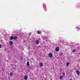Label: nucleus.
<instances>
[{
  "label": "nucleus",
  "mask_w": 80,
  "mask_h": 80,
  "mask_svg": "<svg viewBox=\"0 0 80 80\" xmlns=\"http://www.w3.org/2000/svg\"><path fill=\"white\" fill-rule=\"evenodd\" d=\"M14 40H17V37L15 36L14 37H13V39Z\"/></svg>",
  "instance_id": "9b49d317"
},
{
  "label": "nucleus",
  "mask_w": 80,
  "mask_h": 80,
  "mask_svg": "<svg viewBox=\"0 0 80 80\" xmlns=\"http://www.w3.org/2000/svg\"><path fill=\"white\" fill-rule=\"evenodd\" d=\"M68 65H69V63L68 62L67 63V66H68Z\"/></svg>",
  "instance_id": "4468645a"
},
{
  "label": "nucleus",
  "mask_w": 80,
  "mask_h": 80,
  "mask_svg": "<svg viewBox=\"0 0 80 80\" xmlns=\"http://www.w3.org/2000/svg\"><path fill=\"white\" fill-rule=\"evenodd\" d=\"M62 78H63V76H61L60 78V80H62Z\"/></svg>",
  "instance_id": "ddd939ff"
},
{
  "label": "nucleus",
  "mask_w": 80,
  "mask_h": 80,
  "mask_svg": "<svg viewBox=\"0 0 80 80\" xmlns=\"http://www.w3.org/2000/svg\"><path fill=\"white\" fill-rule=\"evenodd\" d=\"M62 75H65V72H63L62 74Z\"/></svg>",
  "instance_id": "2eb2a0df"
},
{
  "label": "nucleus",
  "mask_w": 80,
  "mask_h": 80,
  "mask_svg": "<svg viewBox=\"0 0 80 80\" xmlns=\"http://www.w3.org/2000/svg\"><path fill=\"white\" fill-rule=\"evenodd\" d=\"M9 43L11 45H12L13 44V42L12 41H11L9 42Z\"/></svg>",
  "instance_id": "39448f33"
},
{
  "label": "nucleus",
  "mask_w": 80,
  "mask_h": 80,
  "mask_svg": "<svg viewBox=\"0 0 80 80\" xmlns=\"http://www.w3.org/2000/svg\"><path fill=\"white\" fill-rule=\"evenodd\" d=\"M11 40H12L13 39V36H11L10 37V39Z\"/></svg>",
  "instance_id": "1a4fd4ad"
},
{
  "label": "nucleus",
  "mask_w": 80,
  "mask_h": 80,
  "mask_svg": "<svg viewBox=\"0 0 80 80\" xmlns=\"http://www.w3.org/2000/svg\"><path fill=\"white\" fill-rule=\"evenodd\" d=\"M49 57H53V55L51 53H49L48 55Z\"/></svg>",
  "instance_id": "f257e3e1"
},
{
  "label": "nucleus",
  "mask_w": 80,
  "mask_h": 80,
  "mask_svg": "<svg viewBox=\"0 0 80 80\" xmlns=\"http://www.w3.org/2000/svg\"><path fill=\"white\" fill-rule=\"evenodd\" d=\"M30 47H28V49H30Z\"/></svg>",
  "instance_id": "6ab92c4d"
},
{
  "label": "nucleus",
  "mask_w": 80,
  "mask_h": 80,
  "mask_svg": "<svg viewBox=\"0 0 80 80\" xmlns=\"http://www.w3.org/2000/svg\"><path fill=\"white\" fill-rule=\"evenodd\" d=\"M32 35V33L30 32L29 33V35L30 36Z\"/></svg>",
  "instance_id": "f3484780"
},
{
  "label": "nucleus",
  "mask_w": 80,
  "mask_h": 80,
  "mask_svg": "<svg viewBox=\"0 0 80 80\" xmlns=\"http://www.w3.org/2000/svg\"><path fill=\"white\" fill-rule=\"evenodd\" d=\"M28 79V77H27V76H25L24 77V79L25 80H27Z\"/></svg>",
  "instance_id": "9d476101"
},
{
  "label": "nucleus",
  "mask_w": 80,
  "mask_h": 80,
  "mask_svg": "<svg viewBox=\"0 0 80 80\" xmlns=\"http://www.w3.org/2000/svg\"><path fill=\"white\" fill-rule=\"evenodd\" d=\"M29 66L30 63H29V62H28V61L27 63V67H29Z\"/></svg>",
  "instance_id": "20e7f679"
},
{
  "label": "nucleus",
  "mask_w": 80,
  "mask_h": 80,
  "mask_svg": "<svg viewBox=\"0 0 80 80\" xmlns=\"http://www.w3.org/2000/svg\"><path fill=\"white\" fill-rule=\"evenodd\" d=\"M35 43L37 44H38V43H39V41L38 40L36 41L35 42Z\"/></svg>",
  "instance_id": "0eeeda50"
},
{
  "label": "nucleus",
  "mask_w": 80,
  "mask_h": 80,
  "mask_svg": "<svg viewBox=\"0 0 80 80\" xmlns=\"http://www.w3.org/2000/svg\"><path fill=\"white\" fill-rule=\"evenodd\" d=\"M39 66L41 67H43V63L42 62H40L39 63Z\"/></svg>",
  "instance_id": "f03ea898"
},
{
  "label": "nucleus",
  "mask_w": 80,
  "mask_h": 80,
  "mask_svg": "<svg viewBox=\"0 0 80 80\" xmlns=\"http://www.w3.org/2000/svg\"><path fill=\"white\" fill-rule=\"evenodd\" d=\"M69 80H72V79H70Z\"/></svg>",
  "instance_id": "aec40b11"
},
{
  "label": "nucleus",
  "mask_w": 80,
  "mask_h": 80,
  "mask_svg": "<svg viewBox=\"0 0 80 80\" xmlns=\"http://www.w3.org/2000/svg\"><path fill=\"white\" fill-rule=\"evenodd\" d=\"M77 75H80V72L79 71L77 70L76 71Z\"/></svg>",
  "instance_id": "7ed1b4c3"
},
{
  "label": "nucleus",
  "mask_w": 80,
  "mask_h": 80,
  "mask_svg": "<svg viewBox=\"0 0 80 80\" xmlns=\"http://www.w3.org/2000/svg\"><path fill=\"white\" fill-rule=\"evenodd\" d=\"M60 55H62V54H60Z\"/></svg>",
  "instance_id": "412c9836"
},
{
  "label": "nucleus",
  "mask_w": 80,
  "mask_h": 80,
  "mask_svg": "<svg viewBox=\"0 0 80 80\" xmlns=\"http://www.w3.org/2000/svg\"><path fill=\"white\" fill-rule=\"evenodd\" d=\"M76 52L75 49H74L73 50V52Z\"/></svg>",
  "instance_id": "dca6fc26"
},
{
  "label": "nucleus",
  "mask_w": 80,
  "mask_h": 80,
  "mask_svg": "<svg viewBox=\"0 0 80 80\" xmlns=\"http://www.w3.org/2000/svg\"><path fill=\"white\" fill-rule=\"evenodd\" d=\"M9 75H10V77H12V76H13V73L12 72H11L9 74Z\"/></svg>",
  "instance_id": "6e6552de"
},
{
  "label": "nucleus",
  "mask_w": 80,
  "mask_h": 80,
  "mask_svg": "<svg viewBox=\"0 0 80 80\" xmlns=\"http://www.w3.org/2000/svg\"><path fill=\"white\" fill-rule=\"evenodd\" d=\"M2 48V44H0V48Z\"/></svg>",
  "instance_id": "a211bd4d"
},
{
  "label": "nucleus",
  "mask_w": 80,
  "mask_h": 80,
  "mask_svg": "<svg viewBox=\"0 0 80 80\" xmlns=\"http://www.w3.org/2000/svg\"><path fill=\"white\" fill-rule=\"evenodd\" d=\"M38 34H40V33H42V32L40 31H38Z\"/></svg>",
  "instance_id": "f8f14e48"
},
{
  "label": "nucleus",
  "mask_w": 80,
  "mask_h": 80,
  "mask_svg": "<svg viewBox=\"0 0 80 80\" xmlns=\"http://www.w3.org/2000/svg\"><path fill=\"white\" fill-rule=\"evenodd\" d=\"M56 50L57 52H58V51H59V48L58 47H57L56 48Z\"/></svg>",
  "instance_id": "423d86ee"
}]
</instances>
